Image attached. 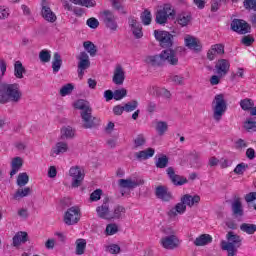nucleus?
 <instances>
[{"label": "nucleus", "mask_w": 256, "mask_h": 256, "mask_svg": "<svg viewBox=\"0 0 256 256\" xmlns=\"http://www.w3.org/2000/svg\"><path fill=\"white\" fill-rule=\"evenodd\" d=\"M23 97L19 84H5L0 88V103H19Z\"/></svg>", "instance_id": "nucleus-1"}, {"label": "nucleus", "mask_w": 256, "mask_h": 256, "mask_svg": "<svg viewBox=\"0 0 256 256\" xmlns=\"http://www.w3.org/2000/svg\"><path fill=\"white\" fill-rule=\"evenodd\" d=\"M146 62L153 66L164 65V63H168L169 65H177V63H179V58L177 57V53H175L173 50L166 49L163 50L159 55L148 56L146 58Z\"/></svg>", "instance_id": "nucleus-2"}, {"label": "nucleus", "mask_w": 256, "mask_h": 256, "mask_svg": "<svg viewBox=\"0 0 256 256\" xmlns=\"http://www.w3.org/2000/svg\"><path fill=\"white\" fill-rule=\"evenodd\" d=\"M227 241L223 240L221 242V248L223 251H227L228 256H236L237 249L241 247L243 239L241 236L235 234L234 232H228L226 235Z\"/></svg>", "instance_id": "nucleus-3"}, {"label": "nucleus", "mask_w": 256, "mask_h": 256, "mask_svg": "<svg viewBox=\"0 0 256 256\" xmlns=\"http://www.w3.org/2000/svg\"><path fill=\"white\" fill-rule=\"evenodd\" d=\"M212 111H213V119L215 121H219L225 115L227 111V101H225L224 94L215 95L212 101Z\"/></svg>", "instance_id": "nucleus-4"}, {"label": "nucleus", "mask_w": 256, "mask_h": 256, "mask_svg": "<svg viewBox=\"0 0 256 256\" xmlns=\"http://www.w3.org/2000/svg\"><path fill=\"white\" fill-rule=\"evenodd\" d=\"M100 19L106 29H109L112 33H115L119 29V23L117 22V16L110 10H104L100 13Z\"/></svg>", "instance_id": "nucleus-5"}, {"label": "nucleus", "mask_w": 256, "mask_h": 256, "mask_svg": "<svg viewBox=\"0 0 256 256\" xmlns=\"http://www.w3.org/2000/svg\"><path fill=\"white\" fill-rule=\"evenodd\" d=\"M169 19H175V9L171 4H165L162 9L156 13V23L158 25H165Z\"/></svg>", "instance_id": "nucleus-6"}, {"label": "nucleus", "mask_w": 256, "mask_h": 256, "mask_svg": "<svg viewBox=\"0 0 256 256\" xmlns=\"http://www.w3.org/2000/svg\"><path fill=\"white\" fill-rule=\"evenodd\" d=\"M69 175L72 178L71 187L77 189V187H81V183H83V179H85V172L79 166H72L69 170Z\"/></svg>", "instance_id": "nucleus-7"}, {"label": "nucleus", "mask_w": 256, "mask_h": 256, "mask_svg": "<svg viewBox=\"0 0 256 256\" xmlns=\"http://www.w3.org/2000/svg\"><path fill=\"white\" fill-rule=\"evenodd\" d=\"M81 219V210L77 206L70 207L64 214V223L66 225H76Z\"/></svg>", "instance_id": "nucleus-8"}, {"label": "nucleus", "mask_w": 256, "mask_h": 256, "mask_svg": "<svg viewBox=\"0 0 256 256\" xmlns=\"http://www.w3.org/2000/svg\"><path fill=\"white\" fill-rule=\"evenodd\" d=\"M154 37L159 41L161 47H171L173 45V35L167 31L155 30Z\"/></svg>", "instance_id": "nucleus-9"}, {"label": "nucleus", "mask_w": 256, "mask_h": 256, "mask_svg": "<svg viewBox=\"0 0 256 256\" xmlns=\"http://www.w3.org/2000/svg\"><path fill=\"white\" fill-rule=\"evenodd\" d=\"M231 29L240 35H246L251 31V26L245 20L234 19L231 23Z\"/></svg>", "instance_id": "nucleus-10"}, {"label": "nucleus", "mask_w": 256, "mask_h": 256, "mask_svg": "<svg viewBox=\"0 0 256 256\" xmlns=\"http://www.w3.org/2000/svg\"><path fill=\"white\" fill-rule=\"evenodd\" d=\"M78 59V76L83 77V73L85 69H89L91 67V61H89V55L86 52H81L77 57Z\"/></svg>", "instance_id": "nucleus-11"}, {"label": "nucleus", "mask_w": 256, "mask_h": 256, "mask_svg": "<svg viewBox=\"0 0 256 256\" xmlns=\"http://www.w3.org/2000/svg\"><path fill=\"white\" fill-rule=\"evenodd\" d=\"M93 110L88 109L86 111L81 112V117H82V122H83V127L84 129H92V127H95L97 125V118L93 117L91 115Z\"/></svg>", "instance_id": "nucleus-12"}, {"label": "nucleus", "mask_w": 256, "mask_h": 256, "mask_svg": "<svg viewBox=\"0 0 256 256\" xmlns=\"http://www.w3.org/2000/svg\"><path fill=\"white\" fill-rule=\"evenodd\" d=\"M230 67L231 64L229 63V60L220 59L216 62L215 73L216 75H219V77H225V75L229 73Z\"/></svg>", "instance_id": "nucleus-13"}, {"label": "nucleus", "mask_w": 256, "mask_h": 256, "mask_svg": "<svg viewBox=\"0 0 256 256\" xmlns=\"http://www.w3.org/2000/svg\"><path fill=\"white\" fill-rule=\"evenodd\" d=\"M96 212L100 219H108L111 220V207L109 203V199L104 200L101 206L96 208Z\"/></svg>", "instance_id": "nucleus-14"}, {"label": "nucleus", "mask_w": 256, "mask_h": 256, "mask_svg": "<svg viewBox=\"0 0 256 256\" xmlns=\"http://www.w3.org/2000/svg\"><path fill=\"white\" fill-rule=\"evenodd\" d=\"M129 27L136 39H141L143 37V27L141 26V23L137 21L135 17H130L128 19Z\"/></svg>", "instance_id": "nucleus-15"}, {"label": "nucleus", "mask_w": 256, "mask_h": 256, "mask_svg": "<svg viewBox=\"0 0 256 256\" xmlns=\"http://www.w3.org/2000/svg\"><path fill=\"white\" fill-rule=\"evenodd\" d=\"M184 43L188 49H192V51H196L197 53L202 49L201 41L194 36L186 35L184 37Z\"/></svg>", "instance_id": "nucleus-16"}, {"label": "nucleus", "mask_w": 256, "mask_h": 256, "mask_svg": "<svg viewBox=\"0 0 256 256\" xmlns=\"http://www.w3.org/2000/svg\"><path fill=\"white\" fill-rule=\"evenodd\" d=\"M149 95H152L153 97H163L164 99H170L171 98V92L165 88H161L159 86H150L148 88Z\"/></svg>", "instance_id": "nucleus-17"}, {"label": "nucleus", "mask_w": 256, "mask_h": 256, "mask_svg": "<svg viewBox=\"0 0 256 256\" xmlns=\"http://www.w3.org/2000/svg\"><path fill=\"white\" fill-rule=\"evenodd\" d=\"M166 173L170 179V181L173 183V185H185L187 183V178H184L182 176H179L175 173V169L173 167H168L166 169Z\"/></svg>", "instance_id": "nucleus-18"}, {"label": "nucleus", "mask_w": 256, "mask_h": 256, "mask_svg": "<svg viewBox=\"0 0 256 256\" xmlns=\"http://www.w3.org/2000/svg\"><path fill=\"white\" fill-rule=\"evenodd\" d=\"M225 46L223 44H214L207 52V59L209 61H215L217 55H224Z\"/></svg>", "instance_id": "nucleus-19"}, {"label": "nucleus", "mask_w": 256, "mask_h": 256, "mask_svg": "<svg viewBox=\"0 0 256 256\" xmlns=\"http://www.w3.org/2000/svg\"><path fill=\"white\" fill-rule=\"evenodd\" d=\"M160 243L164 249H176V247H179V239L175 235L161 238Z\"/></svg>", "instance_id": "nucleus-20"}, {"label": "nucleus", "mask_w": 256, "mask_h": 256, "mask_svg": "<svg viewBox=\"0 0 256 256\" xmlns=\"http://www.w3.org/2000/svg\"><path fill=\"white\" fill-rule=\"evenodd\" d=\"M232 214L234 217H243V203L241 202V198L239 196H235L231 203Z\"/></svg>", "instance_id": "nucleus-21"}, {"label": "nucleus", "mask_w": 256, "mask_h": 256, "mask_svg": "<svg viewBox=\"0 0 256 256\" xmlns=\"http://www.w3.org/2000/svg\"><path fill=\"white\" fill-rule=\"evenodd\" d=\"M42 17L45 19V21H48V23H55L57 21V15H55L51 8L47 5L45 1L42 2Z\"/></svg>", "instance_id": "nucleus-22"}, {"label": "nucleus", "mask_w": 256, "mask_h": 256, "mask_svg": "<svg viewBox=\"0 0 256 256\" xmlns=\"http://www.w3.org/2000/svg\"><path fill=\"white\" fill-rule=\"evenodd\" d=\"M27 241H29V234H27V232L19 231L12 238V245L13 247H21V245H24Z\"/></svg>", "instance_id": "nucleus-23"}, {"label": "nucleus", "mask_w": 256, "mask_h": 256, "mask_svg": "<svg viewBox=\"0 0 256 256\" xmlns=\"http://www.w3.org/2000/svg\"><path fill=\"white\" fill-rule=\"evenodd\" d=\"M112 81L115 85H123L125 82V70L121 65L116 66Z\"/></svg>", "instance_id": "nucleus-24"}, {"label": "nucleus", "mask_w": 256, "mask_h": 256, "mask_svg": "<svg viewBox=\"0 0 256 256\" xmlns=\"http://www.w3.org/2000/svg\"><path fill=\"white\" fill-rule=\"evenodd\" d=\"M69 151V144L67 142H57L51 149V156L57 157V155H63Z\"/></svg>", "instance_id": "nucleus-25"}, {"label": "nucleus", "mask_w": 256, "mask_h": 256, "mask_svg": "<svg viewBox=\"0 0 256 256\" xmlns=\"http://www.w3.org/2000/svg\"><path fill=\"white\" fill-rule=\"evenodd\" d=\"M156 197L158 199H161V201H166V202L171 201V199H173V195L171 194V192H169V190L165 186H158L156 188Z\"/></svg>", "instance_id": "nucleus-26"}, {"label": "nucleus", "mask_w": 256, "mask_h": 256, "mask_svg": "<svg viewBox=\"0 0 256 256\" xmlns=\"http://www.w3.org/2000/svg\"><path fill=\"white\" fill-rule=\"evenodd\" d=\"M119 187L122 189H135V187H139V185H143V180L135 181L131 179H120L118 181Z\"/></svg>", "instance_id": "nucleus-27"}, {"label": "nucleus", "mask_w": 256, "mask_h": 256, "mask_svg": "<svg viewBox=\"0 0 256 256\" xmlns=\"http://www.w3.org/2000/svg\"><path fill=\"white\" fill-rule=\"evenodd\" d=\"M187 211V206L180 200L173 208L168 211V216L177 217V215H183Z\"/></svg>", "instance_id": "nucleus-28"}, {"label": "nucleus", "mask_w": 256, "mask_h": 256, "mask_svg": "<svg viewBox=\"0 0 256 256\" xmlns=\"http://www.w3.org/2000/svg\"><path fill=\"white\" fill-rule=\"evenodd\" d=\"M180 201L183 202L186 207H193V205H197V203L201 201V197H199L198 195L191 196L189 194H185L181 197Z\"/></svg>", "instance_id": "nucleus-29"}, {"label": "nucleus", "mask_w": 256, "mask_h": 256, "mask_svg": "<svg viewBox=\"0 0 256 256\" xmlns=\"http://www.w3.org/2000/svg\"><path fill=\"white\" fill-rule=\"evenodd\" d=\"M155 155V149L147 148L146 150H142L135 153V157L138 161H145L147 159H151Z\"/></svg>", "instance_id": "nucleus-30"}, {"label": "nucleus", "mask_w": 256, "mask_h": 256, "mask_svg": "<svg viewBox=\"0 0 256 256\" xmlns=\"http://www.w3.org/2000/svg\"><path fill=\"white\" fill-rule=\"evenodd\" d=\"M209 243H213V237L209 234H202L194 241L196 247H205V245H209Z\"/></svg>", "instance_id": "nucleus-31"}, {"label": "nucleus", "mask_w": 256, "mask_h": 256, "mask_svg": "<svg viewBox=\"0 0 256 256\" xmlns=\"http://www.w3.org/2000/svg\"><path fill=\"white\" fill-rule=\"evenodd\" d=\"M11 167H12V170L10 172V175H11V177H13V175H17V173H19V170L21 169V167H23V159H21V157L13 158Z\"/></svg>", "instance_id": "nucleus-32"}, {"label": "nucleus", "mask_w": 256, "mask_h": 256, "mask_svg": "<svg viewBox=\"0 0 256 256\" xmlns=\"http://www.w3.org/2000/svg\"><path fill=\"white\" fill-rule=\"evenodd\" d=\"M27 70H25V66H23V63L21 61H16L14 63V76L16 79H23V74L26 73Z\"/></svg>", "instance_id": "nucleus-33"}, {"label": "nucleus", "mask_w": 256, "mask_h": 256, "mask_svg": "<svg viewBox=\"0 0 256 256\" xmlns=\"http://www.w3.org/2000/svg\"><path fill=\"white\" fill-rule=\"evenodd\" d=\"M123 217H125V207L123 206H116L110 214V220L123 219Z\"/></svg>", "instance_id": "nucleus-34"}, {"label": "nucleus", "mask_w": 256, "mask_h": 256, "mask_svg": "<svg viewBox=\"0 0 256 256\" xmlns=\"http://www.w3.org/2000/svg\"><path fill=\"white\" fill-rule=\"evenodd\" d=\"M75 137V129L71 126H65L61 129V139H73Z\"/></svg>", "instance_id": "nucleus-35"}, {"label": "nucleus", "mask_w": 256, "mask_h": 256, "mask_svg": "<svg viewBox=\"0 0 256 256\" xmlns=\"http://www.w3.org/2000/svg\"><path fill=\"white\" fill-rule=\"evenodd\" d=\"M83 47L87 53H89L90 57H95L97 55V46L93 44L91 41H85L83 43Z\"/></svg>", "instance_id": "nucleus-36"}, {"label": "nucleus", "mask_w": 256, "mask_h": 256, "mask_svg": "<svg viewBox=\"0 0 256 256\" xmlns=\"http://www.w3.org/2000/svg\"><path fill=\"white\" fill-rule=\"evenodd\" d=\"M156 131L160 137H163L167 131H169V124L165 121H158L156 123Z\"/></svg>", "instance_id": "nucleus-37"}, {"label": "nucleus", "mask_w": 256, "mask_h": 256, "mask_svg": "<svg viewBox=\"0 0 256 256\" xmlns=\"http://www.w3.org/2000/svg\"><path fill=\"white\" fill-rule=\"evenodd\" d=\"M63 61L61 60V55L59 53H54V60L52 62V69L54 73H59V69H61V64Z\"/></svg>", "instance_id": "nucleus-38"}, {"label": "nucleus", "mask_w": 256, "mask_h": 256, "mask_svg": "<svg viewBox=\"0 0 256 256\" xmlns=\"http://www.w3.org/2000/svg\"><path fill=\"white\" fill-rule=\"evenodd\" d=\"M87 247V241L85 239L76 240V255H83Z\"/></svg>", "instance_id": "nucleus-39"}, {"label": "nucleus", "mask_w": 256, "mask_h": 256, "mask_svg": "<svg viewBox=\"0 0 256 256\" xmlns=\"http://www.w3.org/2000/svg\"><path fill=\"white\" fill-rule=\"evenodd\" d=\"M191 21V15L189 14H180L177 18L178 25H181V27H187Z\"/></svg>", "instance_id": "nucleus-40"}, {"label": "nucleus", "mask_w": 256, "mask_h": 256, "mask_svg": "<svg viewBox=\"0 0 256 256\" xmlns=\"http://www.w3.org/2000/svg\"><path fill=\"white\" fill-rule=\"evenodd\" d=\"M110 1L112 3L113 9H115V11L120 13V15H125V13H127L125 6H123V4H121V0H110Z\"/></svg>", "instance_id": "nucleus-41"}, {"label": "nucleus", "mask_w": 256, "mask_h": 256, "mask_svg": "<svg viewBox=\"0 0 256 256\" xmlns=\"http://www.w3.org/2000/svg\"><path fill=\"white\" fill-rule=\"evenodd\" d=\"M28 195H31V188L18 189L14 194V199H23V197H28Z\"/></svg>", "instance_id": "nucleus-42"}, {"label": "nucleus", "mask_w": 256, "mask_h": 256, "mask_svg": "<svg viewBox=\"0 0 256 256\" xmlns=\"http://www.w3.org/2000/svg\"><path fill=\"white\" fill-rule=\"evenodd\" d=\"M73 107L74 109H79L80 111H87L91 109V107H89V104L83 99L74 102Z\"/></svg>", "instance_id": "nucleus-43"}, {"label": "nucleus", "mask_w": 256, "mask_h": 256, "mask_svg": "<svg viewBox=\"0 0 256 256\" xmlns=\"http://www.w3.org/2000/svg\"><path fill=\"white\" fill-rule=\"evenodd\" d=\"M240 229L241 231H243V233H247L248 235H253V233H255L256 231V225L243 223L241 224Z\"/></svg>", "instance_id": "nucleus-44"}, {"label": "nucleus", "mask_w": 256, "mask_h": 256, "mask_svg": "<svg viewBox=\"0 0 256 256\" xmlns=\"http://www.w3.org/2000/svg\"><path fill=\"white\" fill-rule=\"evenodd\" d=\"M254 105L255 103L249 98H245L240 101V107L243 109V111H249L253 109Z\"/></svg>", "instance_id": "nucleus-45"}, {"label": "nucleus", "mask_w": 256, "mask_h": 256, "mask_svg": "<svg viewBox=\"0 0 256 256\" xmlns=\"http://www.w3.org/2000/svg\"><path fill=\"white\" fill-rule=\"evenodd\" d=\"M73 89H75V86H73L71 83H68L62 86V89H60L59 93L61 97H67V95H71V93H73Z\"/></svg>", "instance_id": "nucleus-46"}, {"label": "nucleus", "mask_w": 256, "mask_h": 256, "mask_svg": "<svg viewBox=\"0 0 256 256\" xmlns=\"http://www.w3.org/2000/svg\"><path fill=\"white\" fill-rule=\"evenodd\" d=\"M27 183H29V175H27L25 172L20 173L17 178L18 187H25Z\"/></svg>", "instance_id": "nucleus-47"}, {"label": "nucleus", "mask_w": 256, "mask_h": 256, "mask_svg": "<svg viewBox=\"0 0 256 256\" xmlns=\"http://www.w3.org/2000/svg\"><path fill=\"white\" fill-rule=\"evenodd\" d=\"M167 165H169V158H167L165 155H162L156 160V167L158 169H165Z\"/></svg>", "instance_id": "nucleus-48"}, {"label": "nucleus", "mask_w": 256, "mask_h": 256, "mask_svg": "<svg viewBox=\"0 0 256 256\" xmlns=\"http://www.w3.org/2000/svg\"><path fill=\"white\" fill-rule=\"evenodd\" d=\"M140 19L143 25H151V21H152L151 11L144 10V13L141 14Z\"/></svg>", "instance_id": "nucleus-49"}, {"label": "nucleus", "mask_w": 256, "mask_h": 256, "mask_svg": "<svg viewBox=\"0 0 256 256\" xmlns=\"http://www.w3.org/2000/svg\"><path fill=\"white\" fill-rule=\"evenodd\" d=\"M139 107V102L137 100H132L124 105V111L126 113H131L132 111H135Z\"/></svg>", "instance_id": "nucleus-50"}, {"label": "nucleus", "mask_w": 256, "mask_h": 256, "mask_svg": "<svg viewBox=\"0 0 256 256\" xmlns=\"http://www.w3.org/2000/svg\"><path fill=\"white\" fill-rule=\"evenodd\" d=\"M39 59L42 63H49V61H51V51L49 50L40 51Z\"/></svg>", "instance_id": "nucleus-51"}, {"label": "nucleus", "mask_w": 256, "mask_h": 256, "mask_svg": "<svg viewBox=\"0 0 256 256\" xmlns=\"http://www.w3.org/2000/svg\"><path fill=\"white\" fill-rule=\"evenodd\" d=\"M123 97H127V89L122 88L114 91V99L115 101H121Z\"/></svg>", "instance_id": "nucleus-52"}, {"label": "nucleus", "mask_w": 256, "mask_h": 256, "mask_svg": "<svg viewBox=\"0 0 256 256\" xmlns=\"http://www.w3.org/2000/svg\"><path fill=\"white\" fill-rule=\"evenodd\" d=\"M119 231V226L117 224L111 223L106 226V235H115Z\"/></svg>", "instance_id": "nucleus-53"}, {"label": "nucleus", "mask_w": 256, "mask_h": 256, "mask_svg": "<svg viewBox=\"0 0 256 256\" xmlns=\"http://www.w3.org/2000/svg\"><path fill=\"white\" fill-rule=\"evenodd\" d=\"M244 129L246 131H255L256 129V122L252 120L251 118L247 119L244 123Z\"/></svg>", "instance_id": "nucleus-54"}, {"label": "nucleus", "mask_w": 256, "mask_h": 256, "mask_svg": "<svg viewBox=\"0 0 256 256\" xmlns=\"http://www.w3.org/2000/svg\"><path fill=\"white\" fill-rule=\"evenodd\" d=\"M170 81L175 83V85H183L185 78L181 75H173L170 77Z\"/></svg>", "instance_id": "nucleus-55"}, {"label": "nucleus", "mask_w": 256, "mask_h": 256, "mask_svg": "<svg viewBox=\"0 0 256 256\" xmlns=\"http://www.w3.org/2000/svg\"><path fill=\"white\" fill-rule=\"evenodd\" d=\"M86 25H88V27H90V29H97V27H99V20H97V18H89L86 21Z\"/></svg>", "instance_id": "nucleus-56"}, {"label": "nucleus", "mask_w": 256, "mask_h": 256, "mask_svg": "<svg viewBox=\"0 0 256 256\" xmlns=\"http://www.w3.org/2000/svg\"><path fill=\"white\" fill-rule=\"evenodd\" d=\"M246 169H247V165L245 163H241L235 167L234 173H236V175H243V173H245Z\"/></svg>", "instance_id": "nucleus-57"}, {"label": "nucleus", "mask_w": 256, "mask_h": 256, "mask_svg": "<svg viewBox=\"0 0 256 256\" xmlns=\"http://www.w3.org/2000/svg\"><path fill=\"white\" fill-rule=\"evenodd\" d=\"M97 5V2L95 0H80V6L81 7H95Z\"/></svg>", "instance_id": "nucleus-58"}, {"label": "nucleus", "mask_w": 256, "mask_h": 256, "mask_svg": "<svg viewBox=\"0 0 256 256\" xmlns=\"http://www.w3.org/2000/svg\"><path fill=\"white\" fill-rule=\"evenodd\" d=\"M244 7L256 11V0H244Z\"/></svg>", "instance_id": "nucleus-59"}, {"label": "nucleus", "mask_w": 256, "mask_h": 256, "mask_svg": "<svg viewBox=\"0 0 256 256\" xmlns=\"http://www.w3.org/2000/svg\"><path fill=\"white\" fill-rule=\"evenodd\" d=\"M146 111L148 113H155L157 111V103L153 101H148L147 106H146Z\"/></svg>", "instance_id": "nucleus-60"}, {"label": "nucleus", "mask_w": 256, "mask_h": 256, "mask_svg": "<svg viewBox=\"0 0 256 256\" xmlns=\"http://www.w3.org/2000/svg\"><path fill=\"white\" fill-rule=\"evenodd\" d=\"M135 147H142V145H145V137L143 135L137 136V138L134 140Z\"/></svg>", "instance_id": "nucleus-61"}, {"label": "nucleus", "mask_w": 256, "mask_h": 256, "mask_svg": "<svg viewBox=\"0 0 256 256\" xmlns=\"http://www.w3.org/2000/svg\"><path fill=\"white\" fill-rule=\"evenodd\" d=\"M9 17V8L0 6V19H7Z\"/></svg>", "instance_id": "nucleus-62"}, {"label": "nucleus", "mask_w": 256, "mask_h": 256, "mask_svg": "<svg viewBox=\"0 0 256 256\" xmlns=\"http://www.w3.org/2000/svg\"><path fill=\"white\" fill-rule=\"evenodd\" d=\"M101 190H95L91 195H90V199L91 201H99V199H101Z\"/></svg>", "instance_id": "nucleus-63"}, {"label": "nucleus", "mask_w": 256, "mask_h": 256, "mask_svg": "<svg viewBox=\"0 0 256 256\" xmlns=\"http://www.w3.org/2000/svg\"><path fill=\"white\" fill-rule=\"evenodd\" d=\"M219 159L215 156H212L209 158L208 160V165L209 167H217V165H219Z\"/></svg>", "instance_id": "nucleus-64"}]
</instances>
